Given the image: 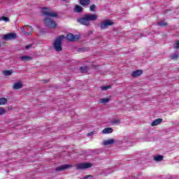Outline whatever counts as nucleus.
Segmentation results:
<instances>
[{"mask_svg": "<svg viewBox=\"0 0 179 179\" xmlns=\"http://www.w3.org/2000/svg\"><path fill=\"white\" fill-rule=\"evenodd\" d=\"M99 19L97 14L87 13L82 16V17L77 18V22L83 26L89 27L90 26V22H96Z\"/></svg>", "mask_w": 179, "mask_h": 179, "instance_id": "f257e3e1", "label": "nucleus"}, {"mask_svg": "<svg viewBox=\"0 0 179 179\" xmlns=\"http://www.w3.org/2000/svg\"><path fill=\"white\" fill-rule=\"evenodd\" d=\"M65 38V35H60L55 39L52 47L57 52H61L62 51V40Z\"/></svg>", "mask_w": 179, "mask_h": 179, "instance_id": "f03ea898", "label": "nucleus"}, {"mask_svg": "<svg viewBox=\"0 0 179 179\" xmlns=\"http://www.w3.org/2000/svg\"><path fill=\"white\" fill-rule=\"evenodd\" d=\"M43 24L45 26V27H48V29H54L57 27V24L55 23V21L52 20V19L45 17L43 20Z\"/></svg>", "mask_w": 179, "mask_h": 179, "instance_id": "7ed1b4c3", "label": "nucleus"}, {"mask_svg": "<svg viewBox=\"0 0 179 179\" xmlns=\"http://www.w3.org/2000/svg\"><path fill=\"white\" fill-rule=\"evenodd\" d=\"M113 24H114V22L111 20H102L100 23V29L101 30H106V29H108Z\"/></svg>", "mask_w": 179, "mask_h": 179, "instance_id": "20e7f679", "label": "nucleus"}, {"mask_svg": "<svg viewBox=\"0 0 179 179\" xmlns=\"http://www.w3.org/2000/svg\"><path fill=\"white\" fill-rule=\"evenodd\" d=\"M91 167H93V164L89 162H82L76 165V170H85Z\"/></svg>", "mask_w": 179, "mask_h": 179, "instance_id": "39448f33", "label": "nucleus"}, {"mask_svg": "<svg viewBox=\"0 0 179 179\" xmlns=\"http://www.w3.org/2000/svg\"><path fill=\"white\" fill-rule=\"evenodd\" d=\"M16 38H17V36L15 33H9L3 36V40H4L5 41H9L10 40H16Z\"/></svg>", "mask_w": 179, "mask_h": 179, "instance_id": "423d86ee", "label": "nucleus"}, {"mask_svg": "<svg viewBox=\"0 0 179 179\" xmlns=\"http://www.w3.org/2000/svg\"><path fill=\"white\" fill-rule=\"evenodd\" d=\"M72 167L71 164H64L63 166L56 167V171H64V170H66V169H69Z\"/></svg>", "mask_w": 179, "mask_h": 179, "instance_id": "0eeeda50", "label": "nucleus"}, {"mask_svg": "<svg viewBox=\"0 0 179 179\" xmlns=\"http://www.w3.org/2000/svg\"><path fill=\"white\" fill-rule=\"evenodd\" d=\"M27 27L30 29V31H27L24 30V27L22 28V31L23 34H24L25 36H29V34H31V33H33L34 29H33V27H31L30 25H27Z\"/></svg>", "mask_w": 179, "mask_h": 179, "instance_id": "6e6552de", "label": "nucleus"}, {"mask_svg": "<svg viewBox=\"0 0 179 179\" xmlns=\"http://www.w3.org/2000/svg\"><path fill=\"white\" fill-rule=\"evenodd\" d=\"M66 38L68 41H78V38L72 33L68 34Z\"/></svg>", "mask_w": 179, "mask_h": 179, "instance_id": "1a4fd4ad", "label": "nucleus"}, {"mask_svg": "<svg viewBox=\"0 0 179 179\" xmlns=\"http://www.w3.org/2000/svg\"><path fill=\"white\" fill-rule=\"evenodd\" d=\"M143 73V71L136 70L133 71V73H131V76L132 78H139V76H141V75H142Z\"/></svg>", "mask_w": 179, "mask_h": 179, "instance_id": "9d476101", "label": "nucleus"}, {"mask_svg": "<svg viewBox=\"0 0 179 179\" xmlns=\"http://www.w3.org/2000/svg\"><path fill=\"white\" fill-rule=\"evenodd\" d=\"M115 142V141L113 138H110L108 140L103 141L102 142V145H103V146H108V145H114Z\"/></svg>", "mask_w": 179, "mask_h": 179, "instance_id": "9b49d317", "label": "nucleus"}, {"mask_svg": "<svg viewBox=\"0 0 179 179\" xmlns=\"http://www.w3.org/2000/svg\"><path fill=\"white\" fill-rule=\"evenodd\" d=\"M45 16H49L50 17H58V14L55 12H48L45 11L43 13Z\"/></svg>", "mask_w": 179, "mask_h": 179, "instance_id": "f8f14e48", "label": "nucleus"}, {"mask_svg": "<svg viewBox=\"0 0 179 179\" xmlns=\"http://www.w3.org/2000/svg\"><path fill=\"white\" fill-rule=\"evenodd\" d=\"M79 3L81 6L86 8V6L90 5V0H79Z\"/></svg>", "mask_w": 179, "mask_h": 179, "instance_id": "ddd939ff", "label": "nucleus"}, {"mask_svg": "<svg viewBox=\"0 0 179 179\" xmlns=\"http://www.w3.org/2000/svg\"><path fill=\"white\" fill-rule=\"evenodd\" d=\"M162 122H163V119L162 118L156 119L151 123V127H156V125H159V124H162Z\"/></svg>", "mask_w": 179, "mask_h": 179, "instance_id": "4468645a", "label": "nucleus"}, {"mask_svg": "<svg viewBox=\"0 0 179 179\" xmlns=\"http://www.w3.org/2000/svg\"><path fill=\"white\" fill-rule=\"evenodd\" d=\"M22 87H23V84H22V83H15L13 85V89H14V90H19V89H22Z\"/></svg>", "mask_w": 179, "mask_h": 179, "instance_id": "2eb2a0df", "label": "nucleus"}, {"mask_svg": "<svg viewBox=\"0 0 179 179\" xmlns=\"http://www.w3.org/2000/svg\"><path fill=\"white\" fill-rule=\"evenodd\" d=\"M74 12H76L77 13H82V12H83V8L79 5H76Z\"/></svg>", "mask_w": 179, "mask_h": 179, "instance_id": "dca6fc26", "label": "nucleus"}, {"mask_svg": "<svg viewBox=\"0 0 179 179\" xmlns=\"http://www.w3.org/2000/svg\"><path fill=\"white\" fill-rule=\"evenodd\" d=\"M103 134H113V128L111 127H107L103 129L102 131Z\"/></svg>", "mask_w": 179, "mask_h": 179, "instance_id": "f3484780", "label": "nucleus"}, {"mask_svg": "<svg viewBox=\"0 0 179 179\" xmlns=\"http://www.w3.org/2000/svg\"><path fill=\"white\" fill-rule=\"evenodd\" d=\"M164 157L163 155H158L153 157V160L155 162H163Z\"/></svg>", "mask_w": 179, "mask_h": 179, "instance_id": "a211bd4d", "label": "nucleus"}, {"mask_svg": "<svg viewBox=\"0 0 179 179\" xmlns=\"http://www.w3.org/2000/svg\"><path fill=\"white\" fill-rule=\"evenodd\" d=\"M20 59L21 61H31V59H33V58L31 57H29V56H26V55H24V56H21L20 57Z\"/></svg>", "mask_w": 179, "mask_h": 179, "instance_id": "6ab92c4d", "label": "nucleus"}, {"mask_svg": "<svg viewBox=\"0 0 179 179\" xmlns=\"http://www.w3.org/2000/svg\"><path fill=\"white\" fill-rule=\"evenodd\" d=\"M80 69L82 73H86L89 71V67L87 66H81Z\"/></svg>", "mask_w": 179, "mask_h": 179, "instance_id": "aec40b11", "label": "nucleus"}, {"mask_svg": "<svg viewBox=\"0 0 179 179\" xmlns=\"http://www.w3.org/2000/svg\"><path fill=\"white\" fill-rule=\"evenodd\" d=\"M157 24H158V26H159V27H166L168 25L167 22L165 21L158 22Z\"/></svg>", "mask_w": 179, "mask_h": 179, "instance_id": "412c9836", "label": "nucleus"}, {"mask_svg": "<svg viewBox=\"0 0 179 179\" xmlns=\"http://www.w3.org/2000/svg\"><path fill=\"white\" fill-rule=\"evenodd\" d=\"M99 101L101 104H106V103H108V101H110V99H108V98H102L99 100Z\"/></svg>", "mask_w": 179, "mask_h": 179, "instance_id": "4be33fe9", "label": "nucleus"}, {"mask_svg": "<svg viewBox=\"0 0 179 179\" xmlns=\"http://www.w3.org/2000/svg\"><path fill=\"white\" fill-rule=\"evenodd\" d=\"M8 103V99L6 98H0V106H3Z\"/></svg>", "mask_w": 179, "mask_h": 179, "instance_id": "5701e85b", "label": "nucleus"}, {"mask_svg": "<svg viewBox=\"0 0 179 179\" xmlns=\"http://www.w3.org/2000/svg\"><path fill=\"white\" fill-rule=\"evenodd\" d=\"M3 73L4 76H10V75H12V70H6Z\"/></svg>", "mask_w": 179, "mask_h": 179, "instance_id": "b1692460", "label": "nucleus"}, {"mask_svg": "<svg viewBox=\"0 0 179 179\" xmlns=\"http://www.w3.org/2000/svg\"><path fill=\"white\" fill-rule=\"evenodd\" d=\"M121 121L120 120H115L113 121H112V124L113 125H120Z\"/></svg>", "mask_w": 179, "mask_h": 179, "instance_id": "393cba45", "label": "nucleus"}, {"mask_svg": "<svg viewBox=\"0 0 179 179\" xmlns=\"http://www.w3.org/2000/svg\"><path fill=\"white\" fill-rule=\"evenodd\" d=\"M96 4H92L90 7V10L91 12H95L96 10Z\"/></svg>", "mask_w": 179, "mask_h": 179, "instance_id": "a878e982", "label": "nucleus"}, {"mask_svg": "<svg viewBox=\"0 0 179 179\" xmlns=\"http://www.w3.org/2000/svg\"><path fill=\"white\" fill-rule=\"evenodd\" d=\"M108 89H111V86L106 85L101 87V90H108Z\"/></svg>", "mask_w": 179, "mask_h": 179, "instance_id": "bb28decb", "label": "nucleus"}, {"mask_svg": "<svg viewBox=\"0 0 179 179\" xmlns=\"http://www.w3.org/2000/svg\"><path fill=\"white\" fill-rule=\"evenodd\" d=\"M3 114H6V110L3 108H0V115H3Z\"/></svg>", "mask_w": 179, "mask_h": 179, "instance_id": "cd10ccee", "label": "nucleus"}, {"mask_svg": "<svg viewBox=\"0 0 179 179\" xmlns=\"http://www.w3.org/2000/svg\"><path fill=\"white\" fill-rule=\"evenodd\" d=\"M0 20H3V22H9L10 20L9 17L3 16L0 18Z\"/></svg>", "mask_w": 179, "mask_h": 179, "instance_id": "c85d7f7f", "label": "nucleus"}, {"mask_svg": "<svg viewBox=\"0 0 179 179\" xmlns=\"http://www.w3.org/2000/svg\"><path fill=\"white\" fill-rule=\"evenodd\" d=\"M173 48L176 50H178L179 49V41L175 44V45L173 46Z\"/></svg>", "mask_w": 179, "mask_h": 179, "instance_id": "c756f323", "label": "nucleus"}, {"mask_svg": "<svg viewBox=\"0 0 179 179\" xmlns=\"http://www.w3.org/2000/svg\"><path fill=\"white\" fill-rule=\"evenodd\" d=\"M178 58V55H173L171 56V59H177Z\"/></svg>", "mask_w": 179, "mask_h": 179, "instance_id": "7c9ffc66", "label": "nucleus"}, {"mask_svg": "<svg viewBox=\"0 0 179 179\" xmlns=\"http://www.w3.org/2000/svg\"><path fill=\"white\" fill-rule=\"evenodd\" d=\"M87 178H93V176L88 175V176H85L83 178V179H87Z\"/></svg>", "mask_w": 179, "mask_h": 179, "instance_id": "2f4dec72", "label": "nucleus"}, {"mask_svg": "<svg viewBox=\"0 0 179 179\" xmlns=\"http://www.w3.org/2000/svg\"><path fill=\"white\" fill-rule=\"evenodd\" d=\"M86 50V48H81L79 49V51H80L81 52H83Z\"/></svg>", "mask_w": 179, "mask_h": 179, "instance_id": "473e14b6", "label": "nucleus"}, {"mask_svg": "<svg viewBox=\"0 0 179 179\" xmlns=\"http://www.w3.org/2000/svg\"><path fill=\"white\" fill-rule=\"evenodd\" d=\"M93 134H94V131H91L90 133H88L87 135V136H92V135H93Z\"/></svg>", "mask_w": 179, "mask_h": 179, "instance_id": "72a5a7b5", "label": "nucleus"}, {"mask_svg": "<svg viewBox=\"0 0 179 179\" xmlns=\"http://www.w3.org/2000/svg\"><path fill=\"white\" fill-rule=\"evenodd\" d=\"M31 47V45H28L25 47L26 50H29V48H30Z\"/></svg>", "mask_w": 179, "mask_h": 179, "instance_id": "f704fd0d", "label": "nucleus"}, {"mask_svg": "<svg viewBox=\"0 0 179 179\" xmlns=\"http://www.w3.org/2000/svg\"><path fill=\"white\" fill-rule=\"evenodd\" d=\"M47 1H50V0H47Z\"/></svg>", "mask_w": 179, "mask_h": 179, "instance_id": "c9c22d12", "label": "nucleus"}, {"mask_svg": "<svg viewBox=\"0 0 179 179\" xmlns=\"http://www.w3.org/2000/svg\"><path fill=\"white\" fill-rule=\"evenodd\" d=\"M0 47H1V44H0Z\"/></svg>", "mask_w": 179, "mask_h": 179, "instance_id": "e433bc0d", "label": "nucleus"}]
</instances>
